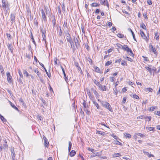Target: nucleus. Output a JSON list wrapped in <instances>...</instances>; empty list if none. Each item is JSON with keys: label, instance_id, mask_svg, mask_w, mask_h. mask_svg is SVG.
Returning a JSON list of instances; mask_svg holds the SVG:
<instances>
[{"label": "nucleus", "instance_id": "nucleus-1", "mask_svg": "<svg viewBox=\"0 0 160 160\" xmlns=\"http://www.w3.org/2000/svg\"><path fill=\"white\" fill-rule=\"evenodd\" d=\"M98 101L101 102L103 107L108 109L111 112H112L113 110L112 108L108 102L104 101H101L100 99H98Z\"/></svg>", "mask_w": 160, "mask_h": 160}, {"label": "nucleus", "instance_id": "nucleus-2", "mask_svg": "<svg viewBox=\"0 0 160 160\" xmlns=\"http://www.w3.org/2000/svg\"><path fill=\"white\" fill-rule=\"evenodd\" d=\"M2 8L4 10L6 9V12H8L10 7L9 3L6 0H2Z\"/></svg>", "mask_w": 160, "mask_h": 160}, {"label": "nucleus", "instance_id": "nucleus-3", "mask_svg": "<svg viewBox=\"0 0 160 160\" xmlns=\"http://www.w3.org/2000/svg\"><path fill=\"white\" fill-rule=\"evenodd\" d=\"M73 40L75 43V46L76 48L78 49L80 47V45L77 38L74 37L73 38Z\"/></svg>", "mask_w": 160, "mask_h": 160}, {"label": "nucleus", "instance_id": "nucleus-4", "mask_svg": "<svg viewBox=\"0 0 160 160\" xmlns=\"http://www.w3.org/2000/svg\"><path fill=\"white\" fill-rule=\"evenodd\" d=\"M140 34L141 36V37L142 38H143V39H144L145 41L148 42V40L149 39V36L148 35V38L146 36V35H145L144 32L142 30H140Z\"/></svg>", "mask_w": 160, "mask_h": 160}, {"label": "nucleus", "instance_id": "nucleus-5", "mask_svg": "<svg viewBox=\"0 0 160 160\" xmlns=\"http://www.w3.org/2000/svg\"><path fill=\"white\" fill-rule=\"evenodd\" d=\"M40 32L42 34V36L43 38V40L44 41L46 42V36L45 35L46 31L45 30H44L43 28H42L40 30Z\"/></svg>", "mask_w": 160, "mask_h": 160}, {"label": "nucleus", "instance_id": "nucleus-6", "mask_svg": "<svg viewBox=\"0 0 160 160\" xmlns=\"http://www.w3.org/2000/svg\"><path fill=\"white\" fill-rule=\"evenodd\" d=\"M6 74L7 77V80L8 82L9 83L12 82V79L10 72H7Z\"/></svg>", "mask_w": 160, "mask_h": 160}, {"label": "nucleus", "instance_id": "nucleus-7", "mask_svg": "<svg viewBox=\"0 0 160 160\" xmlns=\"http://www.w3.org/2000/svg\"><path fill=\"white\" fill-rule=\"evenodd\" d=\"M10 19L11 21V24H12L15 22V15L14 13H11Z\"/></svg>", "mask_w": 160, "mask_h": 160}, {"label": "nucleus", "instance_id": "nucleus-8", "mask_svg": "<svg viewBox=\"0 0 160 160\" xmlns=\"http://www.w3.org/2000/svg\"><path fill=\"white\" fill-rule=\"evenodd\" d=\"M41 13L42 14V19L44 21L46 22L47 21V18L44 11L42 9L41 10Z\"/></svg>", "mask_w": 160, "mask_h": 160}, {"label": "nucleus", "instance_id": "nucleus-9", "mask_svg": "<svg viewBox=\"0 0 160 160\" xmlns=\"http://www.w3.org/2000/svg\"><path fill=\"white\" fill-rule=\"evenodd\" d=\"M61 68L62 70V72H63V73L64 76V79H65V81L67 82H68V79L66 77V75L64 69L63 68V67H62V66H61Z\"/></svg>", "mask_w": 160, "mask_h": 160}, {"label": "nucleus", "instance_id": "nucleus-10", "mask_svg": "<svg viewBox=\"0 0 160 160\" xmlns=\"http://www.w3.org/2000/svg\"><path fill=\"white\" fill-rule=\"evenodd\" d=\"M7 46L8 47V48L10 50L11 52L12 53H13V46H12V44L8 43Z\"/></svg>", "mask_w": 160, "mask_h": 160}, {"label": "nucleus", "instance_id": "nucleus-11", "mask_svg": "<svg viewBox=\"0 0 160 160\" xmlns=\"http://www.w3.org/2000/svg\"><path fill=\"white\" fill-rule=\"evenodd\" d=\"M12 158L15 157V154L14 149V148H12L11 149Z\"/></svg>", "mask_w": 160, "mask_h": 160}, {"label": "nucleus", "instance_id": "nucleus-12", "mask_svg": "<svg viewBox=\"0 0 160 160\" xmlns=\"http://www.w3.org/2000/svg\"><path fill=\"white\" fill-rule=\"evenodd\" d=\"M52 18H53L52 22V25L53 27H55L56 25V20L55 19V16H52Z\"/></svg>", "mask_w": 160, "mask_h": 160}, {"label": "nucleus", "instance_id": "nucleus-13", "mask_svg": "<svg viewBox=\"0 0 160 160\" xmlns=\"http://www.w3.org/2000/svg\"><path fill=\"white\" fill-rule=\"evenodd\" d=\"M0 118L1 119L2 122L5 123L7 122L6 119L1 114H0Z\"/></svg>", "mask_w": 160, "mask_h": 160}, {"label": "nucleus", "instance_id": "nucleus-14", "mask_svg": "<svg viewBox=\"0 0 160 160\" xmlns=\"http://www.w3.org/2000/svg\"><path fill=\"white\" fill-rule=\"evenodd\" d=\"M10 104L12 107L14 108L16 110L19 111V110L18 108L15 106V105L13 103H12L11 102H10Z\"/></svg>", "mask_w": 160, "mask_h": 160}, {"label": "nucleus", "instance_id": "nucleus-15", "mask_svg": "<svg viewBox=\"0 0 160 160\" xmlns=\"http://www.w3.org/2000/svg\"><path fill=\"white\" fill-rule=\"evenodd\" d=\"M127 52H130V53L129 54V55L132 56L133 55V54L132 52L131 49L129 48H128V49L126 50Z\"/></svg>", "mask_w": 160, "mask_h": 160}, {"label": "nucleus", "instance_id": "nucleus-16", "mask_svg": "<svg viewBox=\"0 0 160 160\" xmlns=\"http://www.w3.org/2000/svg\"><path fill=\"white\" fill-rule=\"evenodd\" d=\"M130 96L131 97H133L134 98H135L137 99H139V96L135 94H131L130 95Z\"/></svg>", "mask_w": 160, "mask_h": 160}, {"label": "nucleus", "instance_id": "nucleus-17", "mask_svg": "<svg viewBox=\"0 0 160 160\" xmlns=\"http://www.w3.org/2000/svg\"><path fill=\"white\" fill-rule=\"evenodd\" d=\"M75 151L74 150H72L70 152L69 155L71 157H73L75 155Z\"/></svg>", "mask_w": 160, "mask_h": 160}, {"label": "nucleus", "instance_id": "nucleus-18", "mask_svg": "<svg viewBox=\"0 0 160 160\" xmlns=\"http://www.w3.org/2000/svg\"><path fill=\"white\" fill-rule=\"evenodd\" d=\"M0 71L2 75L3 76L4 73V72L3 67L2 65H0Z\"/></svg>", "mask_w": 160, "mask_h": 160}, {"label": "nucleus", "instance_id": "nucleus-19", "mask_svg": "<svg viewBox=\"0 0 160 160\" xmlns=\"http://www.w3.org/2000/svg\"><path fill=\"white\" fill-rule=\"evenodd\" d=\"M120 156H121V154L120 153H114L112 155V157L113 158L119 157Z\"/></svg>", "mask_w": 160, "mask_h": 160}, {"label": "nucleus", "instance_id": "nucleus-20", "mask_svg": "<svg viewBox=\"0 0 160 160\" xmlns=\"http://www.w3.org/2000/svg\"><path fill=\"white\" fill-rule=\"evenodd\" d=\"M143 152L145 154L147 155L149 158H150L151 157L154 156L153 155H152L151 154H150L148 152L143 151Z\"/></svg>", "mask_w": 160, "mask_h": 160}, {"label": "nucleus", "instance_id": "nucleus-21", "mask_svg": "<svg viewBox=\"0 0 160 160\" xmlns=\"http://www.w3.org/2000/svg\"><path fill=\"white\" fill-rule=\"evenodd\" d=\"M129 30H130V31L131 32V33H132V36L133 37L134 40L136 42H137V40L135 38V35L134 32H133V31L132 30V29L131 28H129Z\"/></svg>", "mask_w": 160, "mask_h": 160}, {"label": "nucleus", "instance_id": "nucleus-22", "mask_svg": "<svg viewBox=\"0 0 160 160\" xmlns=\"http://www.w3.org/2000/svg\"><path fill=\"white\" fill-rule=\"evenodd\" d=\"M93 104L97 107L98 109H100V107L98 105V104L95 101H92Z\"/></svg>", "mask_w": 160, "mask_h": 160}, {"label": "nucleus", "instance_id": "nucleus-23", "mask_svg": "<svg viewBox=\"0 0 160 160\" xmlns=\"http://www.w3.org/2000/svg\"><path fill=\"white\" fill-rule=\"evenodd\" d=\"M91 5L92 7H98L100 6V4L99 3H93Z\"/></svg>", "mask_w": 160, "mask_h": 160}, {"label": "nucleus", "instance_id": "nucleus-24", "mask_svg": "<svg viewBox=\"0 0 160 160\" xmlns=\"http://www.w3.org/2000/svg\"><path fill=\"white\" fill-rule=\"evenodd\" d=\"M106 86H102L101 85L99 88L102 91H106Z\"/></svg>", "mask_w": 160, "mask_h": 160}, {"label": "nucleus", "instance_id": "nucleus-25", "mask_svg": "<svg viewBox=\"0 0 160 160\" xmlns=\"http://www.w3.org/2000/svg\"><path fill=\"white\" fill-rule=\"evenodd\" d=\"M44 141V145L45 147H48L49 145V143L48 141V140H45V141Z\"/></svg>", "mask_w": 160, "mask_h": 160}, {"label": "nucleus", "instance_id": "nucleus-26", "mask_svg": "<svg viewBox=\"0 0 160 160\" xmlns=\"http://www.w3.org/2000/svg\"><path fill=\"white\" fill-rule=\"evenodd\" d=\"M34 72L36 73L37 74V75H38V77H40L41 76V73H39V72L38 71V69H36L34 71Z\"/></svg>", "mask_w": 160, "mask_h": 160}, {"label": "nucleus", "instance_id": "nucleus-27", "mask_svg": "<svg viewBox=\"0 0 160 160\" xmlns=\"http://www.w3.org/2000/svg\"><path fill=\"white\" fill-rule=\"evenodd\" d=\"M8 147V145L7 144V142L6 140H4V143L3 144V148L4 149L7 148Z\"/></svg>", "mask_w": 160, "mask_h": 160}, {"label": "nucleus", "instance_id": "nucleus-28", "mask_svg": "<svg viewBox=\"0 0 160 160\" xmlns=\"http://www.w3.org/2000/svg\"><path fill=\"white\" fill-rule=\"evenodd\" d=\"M31 38L32 39V42H33V43L34 44H36V42L34 39V38H33V35H32V34L31 32Z\"/></svg>", "mask_w": 160, "mask_h": 160}, {"label": "nucleus", "instance_id": "nucleus-29", "mask_svg": "<svg viewBox=\"0 0 160 160\" xmlns=\"http://www.w3.org/2000/svg\"><path fill=\"white\" fill-rule=\"evenodd\" d=\"M92 91H93L94 94L96 96V97L99 96V95L98 92L96 91L95 90H94L93 89H92Z\"/></svg>", "mask_w": 160, "mask_h": 160}, {"label": "nucleus", "instance_id": "nucleus-30", "mask_svg": "<svg viewBox=\"0 0 160 160\" xmlns=\"http://www.w3.org/2000/svg\"><path fill=\"white\" fill-rule=\"evenodd\" d=\"M140 27L141 28H142L143 29L146 30V26L145 25V24L142 23L140 25Z\"/></svg>", "mask_w": 160, "mask_h": 160}, {"label": "nucleus", "instance_id": "nucleus-31", "mask_svg": "<svg viewBox=\"0 0 160 160\" xmlns=\"http://www.w3.org/2000/svg\"><path fill=\"white\" fill-rule=\"evenodd\" d=\"M121 46L122 47V48L125 51H126L128 48H129L128 46L126 45H124L123 46L121 45Z\"/></svg>", "mask_w": 160, "mask_h": 160}, {"label": "nucleus", "instance_id": "nucleus-32", "mask_svg": "<svg viewBox=\"0 0 160 160\" xmlns=\"http://www.w3.org/2000/svg\"><path fill=\"white\" fill-rule=\"evenodd\" d=\"M124 134L127 138H130L131 137V135L128 133H125Z\"/></svg>", "mask_w": 160, "mask_h": 160}, {"label": "nucleus", "instance_id": "nucleus-33", "mask_svg": "<svg viewBox=\"0 0 160 160\" xmlns=\"http://www.w3.org/2000/svg\"><path fill=\"white\" fill-rule=\"evenodd\" d=\"M95 71L98 73L100 72V69L97 67H96L95 68Z\"/></svg>", "mask_w": 160, "mask_h": 160}, {"label": "nucleus", "instance_id": "nucleus-34", "mask_svg": "<svg viewBox=\"0 0 160 160\" xmlns=\"http://www.w3.org/2000/svg\"><path fill=\"white\" fill-rule=\"evenodd\" d=\"M117 36L118 37L120 38H124V36L123 34H121V33H118L117 35Z\"/></svg>", "mask_w": 160, "mask_h": 160}, {"label": "nucleus", "instance_id": "nucleus-35", "mask_svg": "<svg viewBox=\"0 0 160 160\" xmlns=\"http://www.w3.org/2000/svg\"><path fill=\"white\" fill-rule=\"evenodd\" d=\"M18 73L21 78H23V75L22 74V72L20 69L18 70Z\"/></svg>", "mask_w": 160, "mask_h": 160}, {"label": "nucleus", "instance_id": "nucleus-36", "mask_svg": "<svg viewBox=\"0 0 160 160\" xmlns=\"http://www.w3.org/2000/svg\"><path fill=\"white\" fill-rule=\"evenodd\" d=\"M23 73L24 74H26V76L28 77V76H29V74L28 73V72L26 70H24L23 72Z\"/></svg>", "mask_w": 160, "mask_h": 160}, {"label": "nucleus", "instance_id": "nucleus-37", "mask_svg": "<svg viewBox=\"0 0 160 160\" xmlns=\"http://www.w3.org/2000/svg\"><path fill=\"white\" fill-rule=\"evenodd\" d=\"M44 70L47 75V76H48V77L49 78H50V77H51V73H49L48 72H47L46 69L45 68H44Z\"/></svg>", "mask_w": 160, "mask_h": 160}, {"label": "nucleus", "instance_id": "nucleus-38", "mask_svg": "<svg viewBox=\"0 0 160 160\" xmlns=\"http://www.w3.org/2000/svg\"><path fill=\"white\" fill-rule=\"evenodd\" d=\"M62 10L63 12V13L65 12V4L64 3H63L62 5Z\"/></svg>", "mask_w": 160, "mask_h": 160}, {"label": "nucleus", "instance_id": "nucleus-39", "mask_svg": "<svg viewBox=\"0 0 160 160\" xmlns=\"http://www.w3.org/2000/svg\"><path fill=\"white\" fill-rule=\"evenodd\" d=\"M67 41L69 42L70 44H72L74 43V42L73 41V40L72 38L70 39H69L68 40H67Z\"/></svg>", "mask_w": 160, "mask_h": 160}, {"label": "nucleus", "instance_id": "nucleus-40", "mask_svg": "<svg viewBox=\"0 0 160 160\" xmlns=\"http://www.w3.org/2000/svg\"><path fill=\"white\" fill-rule=\"evenodd\" d=\"M67 41L69 42L70 44H72L74 43V42L73 41V40L72 38L70 39H69L68 40H67Z\"/></svg>", "mask_w": 160, "mask_h": 160}, {"label": "nucleus", "instance_id": "nucleus-41", "mask_svg": "<svg viewBox=\"0 0 160 160\" xmlns=\"http://www.w3.org/2000/svg\"><path fill=\"white\" fill-rule=\"evenodd\" d=\"M84 110L86 112L87 114L88 115H89L91 113L87 109H84Z\"/></svg>", "mask_w": 160, "mask_h": 160}, {"label": "nucleus", "instance_id": "nucleus-42", "mask_svg": "<svg viewBox=\"0 0 160 160\" xmlns=\"http://www.w3.org/2000/svg\"><path fill=\"white\" fill-rule=\"evenodd\" d=\"M147 129L150 131H152L154 130V128L153 127H149L147 128Z\"/></svg>", "mask_w": 160, "mask_h": 160}, {"label": "nucleus", "instance_id": "nucleus-43", "mask_svg": "<svg viewBox=\"0 0 160 160\" xmlns=\"http://www.w3.org/2000/svg\"><path fill=\"white\" fill-rule=\"evenodd\" d=\"M105 2H104V5L107 6L108 8L109 6V5L108 3V1L107 0H105Z\"/></svg>", "mask_w": 160, "mask_h": 160}, {"label": "nucleus", "instance_id": "nucleus-44", "mask_svg": "<svg viewBox=\"0 0 160 160\" xmlns=\"http://www.w3.org/2000/svg\"><path fill=\"white\" fill-rule=\"evenodd\" d=\"M98 152H97L96 153H94L93 155H91L90 156V158H93L94 157L96 156H98Z\"/></svg>", "mask_w": 160, "mask_h": 160}, {"label": "nucleus", "instance_id": "nucleus-45", "mask_svg": "<svg viewBox=\"0 0 160 160\" xmlns=\"http://www.w3.org/2000/svg\"><path fill=\"white\" fill-rule=\"evenodd\" d=\"M82 104H83L84 108H87V107H88V106H86V101L84 100H83V102L82 103Z\"/></svg>", "mask_w": 160, "mask_h": 160}, {"label": "nucleus", "instance_id": "nucleus-46", "mask_svg": "<svg viewBox=\"0 0 160 160\" xmlns=\"http://www.w3.org/2000/svg\"><path fill=\"white\" fill-rule=\"evenodd\" d=\"M71 46L72 49L73 50V51H74L75 50V47L74 45V43L72 44H71Z\"/></svg>", "mask_w": 160, "mask_h": 160}, {"label": "nucleus", "instance_id": "nucleus-47", "mask_svg": "<svg viewBox=\"0 0 160 160\" xmlns=\"http://www.w3.org/2000/svg\"><path fill=\"white\" fill-rule=\"evenodd\" d=\"M112 63V62L111 61H108L105 64V66H109L110 64H111Z\"/></svg>", "mask_w": 160, "mask_h": 160}, {"label": "nucleus", "instance_id": "nucleus-48", "mask_svg": "<svg viewBox=\"0 0 160 160\" xmlns=\"http://www.w3.org/2000/svg\"><path fill=\"white\" fill-rule=\"evenodd\" d=\"M155 36H156V40H158L159 39V37L157 32L155 33Z\"/></svg>", "mask_w": 160, "mask_h": 160}, {"label": "nucleus", "instance_id": "nucleus-49", "mask_svg": "<svg viewBox=\"0 0 160 160\" xmlns=\"http://www.w3.org/2000/svg\"><path fill=\"white\" fill-rule=\"evenodd\" d=\"M110 80L111 82H114L115 81V78L113 77H110Z\"/></svg>", "mask_w": 160, "mask_h": 160}, {"label": "nucleus", "instance_id": "nucleus-50", "mask_svg": "<svg viewBox=\"0 0 160 160\" xmlns=\"http://www.w3.org/2000/svg\"><path fill=\"white\" fill-rule=\"evenodd\" d=\"M121 64L123 66L125 65H126L127 66V64L126 62L123 60H122L121 62Z\"/></svg>", "mask_w": 160, "mask_h": 160}, {"label": "nucleus", "instance_id": "nucleus-51", "mask_svg": "<svg viewBox=\"0 0 160 160\" xmlns=\"http://www.w3.org/2000/svg\"><path fill=\"white\" fill-rule=\"evenodd\" d=\"M59 28H60V29L59 32V35L60 36H62V32L61 27H59Z\"/></svg>", "mask_w": 160, "mask_h": 160}, {"label": "nucleus", "instance_id": "nucleus-52", "mask_svg": "<svg viewBox=\"0 0 160 160\" xmlns=\"http://www.w3.org/2000/svg\"><path fill=\"white\" fill-rule=\"evenodd\" d=\"M144 118L146 120L147 118L148 119V121H150L151 120V117L150 116L148 117V116H145V117H144ZM147 120H146V121Z\"/></svg>", "mask_w": 160, "mask_h": 160}, {"label": "nucleus", "instance_id": "nucleus-53", "mask_svg": "<svg viewBox=\"0 0 160 160\" xmlns=\"http://www.w3.org/2000/svg\"><path fill=\"white\" fill-rule=\"evenodd\" d=\"M6 35L8 38V40H10L11 39V35L9 33H7Z\"/></svg>", "mask_w": 160, "mask_h": 160}, {"label": "nucleus", "instance_id": "nucleus-54", "mask_svg": "<svg viewBox=\"0 0 160 160\" xmlns=\"http://www.w3.org/2000/svg\"><path fill=\"white\" fill-rule=\"evenodd\" d=\"M80 114H81V115L82 116V117H84V112L82 111V108H81Z\"/></svg>", "mask_w": 160, "mask_h": 160}, {"label": "nucleus", "instance_id": "nucleus-55", "mask_svg": "<svg viewBox=\"0 0 160 160\" xmlns=\"http://www.w3.org/2000/svg\"><path fill=\"white\" fill-rule=\"evenodd\" d=\"M147 3L149 5H151L152 4L151 0H147Z\"/></svg>", "mask_w": 160, "mask_h": 160}, {"label": "nucleus", "instance_id": "nucleus-56", "mask_svg": "<svg viewBox=\"0 0 160 160\" xmlns=\"http://www.w3.org/2000/svg\"><path fill=\"white\" fill-rule=\"evenodd\" d=\"M34 23L37 26L38 25V22L36 18H35L33 20Z\"/></svg>", "mask_w": 160, "mask_h": 160}, {"label": "nucleus", "instance_id": "nucleus-57", "mask_svg": "<svg viewBox=\"0 0 160 160\" xmlns=\"http://www.w3.org/2000/svg\"><path fill=\"white\" fill-rule=\"evenodd\" d=\"M144 117H145V116L143 115H141L138 117L137 118V119H142L144 118Z\"/></svg>", "mask_w": 160, "mask_h": 160}, {"label": "nucleus", "instance_id": "nucleus-58", "mask_svg": "<svg viewBox=\"0 0 160 160\" xmlns=\"http://www.w3.org/2000/svg\"><path fill=\"white\" fill-rule=\"evenodd\" d=\"M58 11L59 14H61V10L60 8L59 7H58Z\"/></svg>", "mask_w": 160, "mask_h": 160}, {"label": "nucleus", "instance_id": "nucleus-59", "mask_svg": "<svg viewBox=\"0 0 160 160\" xmlns=\"http://www.w3.org/2000/svg\"><path fill=\"white\" fill-rule=\"evenodd\" d=\"M63 26H64L66 28H68V27L67 23L66 21L64 22V23H63Z\"/></svg>", "mask_w": 160, "mask_h": 160}, {"label": "nucleus", "instance_id": "nucleus-60", "mask_svg": "<svg viewBox=\"0 0 160 160\" xmlns=\"http://www.w3.org/2000/svg\"><path fill=\"white\" fill-rule=\"evenodd\" d=\"M152 51L153 52L154 54H155L156 55H157V52L156 51V49L155 48H154L152 50Z\"/></svg>", "mask_w": 160, "mask_h": 160}, {"label": "nucleus", "instance_id": "nucleus-61", "mask_svg": "<svg viewBox=\"0 0 160 160\" xmlns=\"http://www.w3.org/2000/svg\"><path fill=\"white\" fill-rule=\"evenodd\" d=\"M113 93H114V94L117 95L118 94V91H117V89L116 88H115V89L114 90V92H113Z\"/></svg>", "mask_w": 160, "mask_h": 160}, {"label": "nucleus", "instance_id": "nucleus-62", "mask_svg": "<svg viewBox=\"0 0 160 160\" xmlns=\"http://www.w3.org/2000/svg\"><path fill=\"white\" fill-rule=\"evenodd\" d=\"M126 58L128 61H129L131 62H132L133 61V60L131 58H130L128 57H127Z\"/></svg>", "mask_w": 160, "mask_h": 160}, {"label": "nucleus", "instance_id": "nucleus-63", "mask_svg": "<svg viewBox=\"0 0 160 160\" xmlns=\"http://www.w3.org/2000/svg\"><path fill=\"white\" fill-rule=\"evenodd\" d=\"M105 0H100V3L102 5H104L105 2Z\"/></svg>", "mask_w": 160, "mask_h": 160}, {"label": "nucleus", "instance_id": "nucleus-64", "mask_svg": "<svg viewBox=\"0 0 160 160\" xmlns=\"http://www.w3.org/2000/svg\"><path fill=\"white\" fill-rule=\"evenodd\" d=\"M155 113L157 115H158L160 116V111H157Z\"/></svg>", "mask_w": 160, "mask_h": 160}]
</instances>
